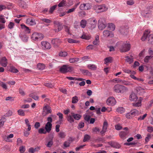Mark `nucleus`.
I'll list each match as a JSON object with an SVG mask.
<instances>
[{"label":"nucleus","instance_id":"obj_19","mask_svg":"<svg viewBox=\"0 0 153 153\" xmlns=\"http://www.w3.org/2000/svg\"><path fill=\"white\" fill-rule=\"evenodd\" d=\"M45 111H46V112H45L46 114L51 113V108L48 105H46L43 108V111L44 112Z\"/></svg>","mask_w":153,"mask_h":153},{"label":"nucleus","instance_id":"obj_42","mask_svg":"<svg viewBox=\"0 0 153 153\" xmlns=\"http://www.w3.org/2000/svg\"><path fill=\"white\" fill-rule=\"evenodd\" d=\"M78 97L76 96L72 98V103L75 104L77 103L78 101Z\"/></svg>","mask_w":153,"mask_h":153},{"label":"nucleus","instance_id":"obj_60","mask_svg":"<svg viewBox=\"0 0 153 153\" xmlns=\"http://www.w3.org/2000/svg\"><path fill=\"white\" fill-rule=\"evenodd\" d=\"M56 7V5H54L51 7L49 11V13H52L53 12V11L55 10Z\"/></svg>","mask_w":153,"mask_h":153},{"label":"nucleus","instance_id":"obj_15","mask_svg":"<svg viewBox=\"0 0 153 153\" xmlns=\"http://www.w3.org/2000/svg\"><path fill=\"white\" fill-rule=\"evenodd\" d=\"M127 28L128 27L125 26L122 27L119 30V31L121 34L123 35L126 34L128 31Z\"/></svg>","mask_w":153,"mask_h":153},{"label":"nucleus","instance_id":"obj_7","mask_svg":"<svg viewBox=\"0 0 153 153\" xmlns=\"http://www.w3.org/2000/svg\"><path fill=\"white\" fill-rule=\"evenodd\" d=\"M60 71L62 73H65L72 71V68L67 65H64L60 68Z\"/></svg>","mask_w":153,"mask_h":153},{"label":"nucleus","instance_id":"obj_61","mask_svg":"<svg viewBox=\"0 0 153 153\" xmlns=\"http://www.w3.org/2000/svg\"><path fill=\"white\" fill-rule=\"evenodd\" d=\"M22 40L24 42H26L27 40V37L25 35L21 36Z\"/></svg>","mask_w":153,"mask_h":153},{"label":"nucleus","instance_id":"obj_53","mask_svg":"<svg viewBox=\"0 0 153 153\" xmlns=\"http://www.w3.org/2000/svg\"><path fill=\"white\" fill-rule=\"evenodd\" d=\"M81 38L82 39L86 40H89L90 39V37L88 35H86L85 34H83Z\"/></svg>","mask_w":153,"mask_h":153},{"label":"nucleus","instance_id":"obj_20","mask_svg":"<svg viewBox=\"0 0 153 153\" xmlns=\"http://www.w3.org/2000/svg\"><path fill=\"white\" fill-rule=\"evenodd\" d=\"M128 134V131H122L120 133L119 136L121 138L124 139L126 138V136Z\"/></svg>","mask_w":153,"mask_h":153},{"label":"nucleus","instance_id":"obj_54","mask_svg":"<svg viewBox=\"0 0 153 153\" xmlns=\"http://www.w3.org/2000/svg\"><path fill=\"white\" fill-rule=\"evenodd\" d=\"M137 141H134L132 142L125 143L124 144L126 146H130L132 145H134L137 144Z\"/></svg>","mask_w":153,"mask_h":153},{"label":"nucleus","instance_id":"obj_32","mask_svg":"<svg viewBox=\"0 0 153 153\" xmlns=\"http://www.w3.org/2000/svg\"><path fill=\"white\" fill-rule=\"evenodd\" d=\"M61 41L60 40L57 38L53 39L51 41V43L54 45H56L57 44L60 43Z\"/></svg>","mask_w":153,"mask_h":153},{"label":"nucleus","instance_id":"obj_23","mask_svg":"<svg viewBox=\"0 0 153 153\" xmlns=\"http://www.w3.org/2000/svg\"><path fill=\"white\" fill-rule=\"evenodd\" d=\"M109 144L111 146L116 149H119L120 147V145L116 142H109Z\"/></svg>","mask_w":153,"mask_h":153},{"label":"nucleus","instance_id":"obj_41","mask_svg":"<svg viewBox=\"0 0 153 153\" xmlns=\"http://www.w3.org/2000/svg\"><path fill=\"white\" fill-rule=\"evenodd\" d=\"M122 84L126 85H132L129 81L123 80L122 81Z\"/></svg>","mask_w":153,"mask_h":153},{"label":"nucleus","instance_id":"obj_3","mask_svg":"<svg viewBox=\"0 0 153 153\" xmlns=\"http://www.w3.org/2000/svg\"><path fill=\"white\" fill-rule=\"evenodd\" d=\"M130 44L127 43V42H122L120 50L121 52H126L130 50Z\"/></svg>","mask_w":153,"mask_h":153},{"label":"nucleus","instance_id":"obj_34","mask_svg":"<svg viewBox=\"0 0 153 153\" xmlns=\"http://www.w3.org/2000/svg\"><path fill=\"white\" fill-rule=\"evenodd\" d=\"M5 121V118L4 116L1 117V119H0V127H2L3 126Z\"/></svg>","mask_w":153,"mask_h":153},{"label":"nucleus","instance_id":"obj_55","mask_svg":"<svg viewBox=\"0 0 153 153\" xmlns=\"http://www.w3.org/2000/svg\"><path fill=\"white\" fill-rule=\"evenodd\" d=\"M141 102L140 100L138 101L137 102L133 103V105L136 107H139L141 106Z\"/></svg>","mask_w":153,"mask_h":153},{"label":"nucleus","instance_id":"obj_50","mask_svg":"<svg viewBox=\"0 0 153 153\" xmlns=\"http://www.w3.org/2000/svg\"><path fill=\"white\" fill-rule=\"evenodd\" d=\"M68 41L70 43H75L78 42V41L71 38L68 39Z\"/></svg>","mask_w":153,"mask_h":153},{"label":"nucleus","instance_id":"obj_44","mask_svg":"<svg viewBox=\"0 0 153 153\" xmlns=\"http://www.w3.org/2000/svg\"><path fill=\"white\" fill-rule=\"evenodd\" d=\"M126 62H128L129 64H130L133 62V58H130L128 56H126Z\"/></svg>","mask_w":153,"mask_h":153},{"label":"nucleus","instance_id":"obj_13","mask_svg":"<svg viewBox=\"0 0 153 153\" xmlns=\"http://www.w3.org/2000/svg\"><path fill=\"white\" fill-rule=\"evenodd\" d=\"M103 35L105 37H112L114 36V34L111 31L108 30H104L103 33Z\"/></svg>","mask_w":153,"mask_h":153},{"label":"nucleus","instance_id":"obj_39","mask_svg":"<svg viewBox=\"0 0 153 153\" xmlns=\"http://www.w3.org/2000/svg\"><path fill=\"white\" fill-rule=\"evenodd\" d=\"M130 113L132 117H133L136 115H137L138 114V111L137 110L135 109L131 110V111Z\"/></svg>","mask_w":153,"mask_h":153},{"label":"nucleus","instance_id":"obj_28","mask_svg":"<svg viewBox=\"0 0 153 153\" xmlns=\"http://www.w3.org/2000/svg\"><path fill=\"white\" fill-rule=\"evenodd\" d=\"M87 67L89 69L92 70H95L97 69L96 65L94 64H88L87 65Z\"/></svg>","mask_w":153,"mask_h":153},{"label":"nucleus","instance_id":"obj_10","mask_svg":"<svg viewBox=\"0 0 153 153\" xmlns=\"http://www.w3.org/2000/svg\"><path fill=\"white\" fill-rule=\"evenodd\" d=\"M41 46L44 50H49L51 47V44L47 41H42L41 42Z\"/></svg>","mask_w":153,"mask_h":153},{"label":"nucleus","instance_id":"obj_62","mask_svg":"<svg viewBox=\"0 0 153 153\" xmlns=\"http://www.w3.org/2000/svg\"><path fill=\"white\" fill-rule=\"evenodd\" d=\"M45 85L48 88H52L54 86V85L53 84H52L49 83H45Z\"/></svg>","mask_w":153,"mask_h":153},{"label":"nucleus","instance_id":"obj_38","mask_svg":"<svg viewBox=\"0 0 153 153\" xmlns=\"http://www.w3.org/2000/svg\"><path fill=\"white\" fill-rule=\"evenodd\" d=\"M112 60V58L111 57H109L106 58L104 59L105 64H106L107 63L111 62Z\"/></svg>","mask_w":153,"mask_h":153},{"label":"nucleus","instance_id":"obj_12","mask_svg":"<svg viewBox=\"0 0 153 153\" xmlns=\"http://www.w3.org/2000/svg\"><path fill=\"white\" fill-rule=\"evenodd\" d=\"M66 118L67 121L71 123H73L74 121L73 112H71L70 114L67 115Z\"/></svg>","mask_w":153,"mask_h":153},{"label":"nucleus","instance_id":"obj_27","mask_svg":"<svg viewBox=\"0 0 153 153\" xmlns=\"http://www.w3.org/2000/svg\"><path fill=\"white\" fill-rule=\"evenodd\" d=\"M87 24V21L85 19H82L80 23V26L83 28H84L86 26Z\"/></svg>","mask_w":153,"mask_h":153},{"label":"nucleus","instance_id":"obj_31","mask_svg":"<svg viewBox=\"0 0 153 153\" xmlns=\"http://www.w3.org/2000/svg\"><path fill=\"white\" fill-rule=\"evenodd\" d=\"M13 137V134H10L4 138V140L7 142H11L12 141V140H9V138H12Z\"/></svg>","mask_w":153,"mask_h":153},{"label":"nucleus","instance_id":"obj_17","mask_svg":"<svg viewBox=\"0 0 153 153\" xmlns=\"http://www.w3.org/2000/svg\"><path fill=\"white\" fill-rule=\"evenodd\" d=\"M108 125L107 122L106 121H104L103 124L102 130L100 132V133L101 134H104L106 131Z\"/></svg>","mask_w":153,"mask_h":153},{"label":"nucleus","instance_id":"obj_1","mask_svg":"<svg viewBox=\"0 0 153 153\" xmlns=\"http://www.w3.org/2000/svg\"><path fill=\"white\" fill-rule=\"evenodd\" d=\"M149 33L150 31L149 30H146L144 33L143 36L141 38V40L143 41H145L148 36V41L149 43L152 45H153V34H151L149 35Z\"/></svg>","mask_w":153,"mask_h":153},{"label":"nucleus","instance_id":"obj_2","mask_svg":"<svg viewBox=\"0 0 153 153\" xmlns=\"http://www.w3.org/2000/svg\"><path fill=\"white\" fill-rule=\"evenodd\" d=\"M87 22H88L87 26L89 29L92 30L96 27L97 22L95 19L90 18L88 20Z\"/></svg>","mask_w":153,"mask_h":153},{"label":"nucleus","instance_id":"obj_35","mask_svg":"<svg viewBox=\"0 0 153 153\" xmlns=\"http://www.w3.org/2000/svg\"><path fill=\"white\" fill-rule=\"evenodd\" d=\"M108 27L110 30L112 31L114 30L115 28V25L111 23L108 24Z\"/></svg>","mask_w":153,"mask_h":153},{"label":"nucleus","instance_id":"obj_47","mask_svg":"<svg viewBox=\"0 0 153 153\" xmlns=\"http://www.w3.org/2000/svg\"><path fill=\"white\" fill-rule=\"evenodd\" d=\"M17 111L18 114L20 116H24L25 115L24 111L22 109H20Z\"/></svg>","mask_w":153,"mask_h":153},{"label":"nucleus","instance_id":"obj_24","mask_svg":"<svg viewBox=\"0 0 153 153\" xmlns=\"http://www.w3.org/2000/svg\"><path fill=\"white\" fill-rule=\"evenodd\" d=\"M21 28L26 33H29L30 32V30L29 27L25 26L24 24L21 25Z\"/></svg>","mask_w":153,"mask_h":153},{"label":"nucleus","instance_id":"obj_11","mask_svg":"<svg viewBox=\"0 0 153 153\" xmlns=\"http://www.w3.org/2000/svg\"><path fill=\"white\" fill-rule=\"evenodd\" d=\"M106 102L108 105L113 106L116 104V101L114 97H110L108 99Z\"/></svg>","mask_w":153,"mask_h":153},{"label":"nucleus","instance_id":"obj_56","mask_svg":"<svg viewBox=\"0 0 153 153\" xmlns=\"http://www.w3.org/2000/svg\"><path fill=\"white\" fill-rule=\"evenodd\" d=\"M59 55L61 56H67V53L66 52L62 51L59 53Z\"/></svg>","mask_w":153,"mask_h":153},{"label":"nucleus","instance_id":"obj_8","mask_svg":"<svg viewBox=\"0 0 153 153\" xmlns=\"http://www.w3.org/2000/svg\"><path fill=\"white\" fill-rule=\"evenodd\" d=\"M126 88L125 86L119 84L116 85L114 88V91L117 93H121L123 90L126 89Z\"/></svg>","mask_w":153,"mask_h":153},{"label":"nucleus","instance_id":"obj_45","mask_svg":"<svg viewBox=\"0 0 153 153\" xmlns=\"http://www.w3.org/2000/svg\"><path fill=\"white\" fill-rule=\"evenodd\" d=\"M79 59L78 58H73L69 59V61L70 63H74L78 62Z\"/></svg>","mask_w":153,"mask_h":153},{"label":"nucleus","instance_id":"obj_16","mask_svg":"<svg viewBox=\"0 0 153 153\" xmlns=\"http://www.w3.org/2000/svg\"><path fill=\"white\" fill-rule=\"evenodd\" d=\"M26 23L30 25H34L36 24L35 20L33 19L28 18L26 21Z\"/></svg>","mask_w":153,"mask_h":153},{"label":"nucleus","instance_id":"obj_5","mask_svg":"<svg viewBox=\"0 0 153 153\" xmlns=\"http://www.w3.org/2000/svg\"><path fill=\"white\" fill-rule=\"evenodd\" d=\"M94 8L97 13L103 12L107 10L108 9V7L104 4L101 5H95L94 7Z\"/></svg>","mask_w":153,"mask_h":153},{"label":"nucleus","instance_id":"obj_36","mask_svg":"<svg viewBox=\"0 0 153 153\" xmlns=\"http://www.w3.org/2000/svg\"><path fill=\"white\" fill-rule=\"evenodd\" d=\"M99 38L98 35L96 36L95 40L93 42V43L94 45H98L99 42Z\"/></svg>","mask_w":153,"mask_h":153},{"label":"nucleus","instance_id":"obj_33","mask_svg":"<svg viewBox=\"0 0 153 153\" xmlns=\"http://www.w3.org/2000/svg\"><path fill=\"white\" fill-rule=\"evenodd\" d=\"M117 111L119 113L122 114L125 112V109L123 107H119L117 109Z\"/></svg>","mask_w":153,"mask_h":153},{"label":"nucleus","instance_id":"obj_22","mask_svg":"<svg viewBox=\"0 0 153 153\" xmlns=\"http://www.w3.org/2000/svg\"><path fill=\"white\" fill-rule=\"evenodd\" d=\"M137 93L140 95H143L145 92L144 90L140 87H137L136 88Z\"/></svg>","mask_w":153,"mask_h":153},{"label":"nucleus","instance_id":"obj_18","mask_svg":"<svg viewBox=\"0 0 153 153\" xmlns=\"http://www.w3.org/2000/svg\"><path fill=\"white\" fill-rule=\"evenodd\" d=\"M52 124L50 122H47L45 125V128L48 132H49L51 130Z\"/></svg>","mask_w":153,"mask_h":153},{"label":"nucleus","instance_id":"obj_59","mask_svg":"<svg viewBox=\"0 0 153 153\" xmlns=\"http://www.w3.org/2000/svg\"><path fill=\"white\" fill-rule=\"evenodd\" d=\"M59 137L62 138H64L65 137V133L63 132H61L59 134Z\"/></svg>","mask_w":153,"mask_h":153},{"label":"nucleus","instance_id":"obj_6","mask_svg":"<svg viewBox=\"0 0 153 153\" xmlns=\"http://www.w3.org/2000/svg\"><path fill=\"white\" fill-rule=\"evenodd\" d=\"M55 27H58V29H55L54 31L56 32H58L61 31L63 28L62 24L58 21H55L53 22Z\"/></svg>","mask_w":153,"mask_h":153},{"label":"nucleus","instance_id":"obj_43","mask_svg":"<svg viewBox=\"0 0 153 153\" xmlns=\"http://www.w3.org/2000/svg\"><path fill=\"white\" fill-rule=\"evenodd\" d=\"M29 96L35 100H37L39 99V97L37 95H35L33 93H31L29 94Z\"/></svg>","mask_w":153,"mask_h":153},{"label":"nucleus","instance_id":"obj_46","mask_svg":"<svg viewBox=\"0 0 153 153\" xmlns=\"http://www.w3.org/2000/svg\"><path fill=\"white\" fill-rule=\"evenodd\" d=\"M10 71L13 73H17L18 72V70L15 68L14 67L11 66V67L10 69Z\"/></svg>","mask_w":153,"mask_h":153},{"label":"nucleus","instance_id":"obj_51","mask_svg":"<svg viewBox=\"0 0 153 153\" xmlns=\"http://www.w3.org/2000/svg\"><path fill=\"white\" fill-rule=\"evenodd\" d=\"M0 85L3 88L7 89V87L6 84L4 82L0 81Z\"/></svg>","mask_w":153,"mask_h":153},{"label":"nucleus","instance_id":"obj_14","mask_svg":"<svg viewBox=\"0 0 153 153\" xmlns=\"http://www.w3.org/2000/svg\"><path fill=\"white\" fill-rule=\"evenodd\" d=\"M0 64L4 67H6L7 64V59L5 57H2L0 61Z\"/></svg>","mask_w":153,"mask_h":153},{"label":"nucleus","instance_id":"obj_25","mask_svg":"<svg viewBox=\"0 0 153 153\" xmlns=\"http://www.w3.org/2000/svg\"><path fill=\"white\" fill-rule=\"evenodd\" d=\"M137 99L136 94L134 93H132L130 96L129 99L131 101H135Z\"/></svg>","mask_w":153,"mask_h":153},{"label":"nucleus","instance_id":"obj_29","mask_svg":"<svg viewBox=\"0 0 153 153\" xmlns=\"http://www.w3.org/2000/svg\"><path fill=\"white\" fill-rule=\"evenodd\" d=\"M81 71L82 72L84 75L90 76L92 75L91 73L87 70L82 69Z\"/></svg>","mask_w":153,"mask_h":153},{"label":"nucleus","instance_id":"obj_30","mask_svg":"<svg viewBox=\"0 0 153 153\" xmlns=\"http://www.w3.org/2000/svg\"><path fill=\"white\" fill-rule=\"evenodd\" d=\"M74 120H80L81 117V116L77 114H75L73 112Z\"/></svg>","mask_w":153,"mask_h":153},{"label":"nucleus","instance_id":"obj_49","mask_svg":"<svg viewBox=\"0 0 153 153\" xmlns=\"http://www.w3.org/2000/svg\"><path fill=\"white\" fill-rule=\"evenodd\" d=\"M145 53V49H143L140 52V53L139 55V56L140 59H141L143 57Z\"/></svg>","mask_w":153,"mask_h":153},{"label":"nucleus","instance_id":"obj_63","mask_svg":"<svg viewBox=\"0 0 153 153\" xmlns=\"http://www.w3.org/2000/svg\"><path fill=\"white\" fill-rule=\"evenodd\" d=\"M25 150V147L23 146H20L19 148V151L21 153H23Z\"/></svg>","mask_w":153,"mask_h":153},{"label":"nucleus","instance_id":"obj_48","mask_svg":"<svg viewBox=\"0 0 153 153\" xmlns=\"http://www.w3.org/2000/svg\"><path fill=\"white\" fill-rule=\"evenodd\" d=\"M91 137L88 134H85L84 136L83 140V142H85L90 139Z\"/></svg>","mask_w":153,"mask_h":153},{"label":"nucleus","instance_id":"obj_64","mask_svg":"<svg viewBox=\"0 0 153 153\" xmlns=\"http://www.w3.org/2000/svg\"><path fill=\"white\" fill-rule=\"evenodd\" d=\"M147 130L148 132L151 133L153 132V128L151 126H148Z\"/></svg>","mask_w":153,"mask_h":153},{"label":"nucleus","instance_id":"obj_58","mask_svg":"<svg viewBox=\"0 0 153 153\" xmlns=\"http://www.w3.org/2000/svg\"><path fill=\"white\" fill-rule=\"evenodd\" d=\"M71 142L68 141L65 142L63 143V146L65 147H68L70 146Z\"/></svg>","mask_w":153,"mask_h":153},{"label":"nucleus","instance_id":"obj_4","mask_svg":"<svg viewBox=\"0 0 153 153\" xmlns=\"http://www.w3.org/2000/svg\"><path fill=\"white\" fill-rule=\"evenodd\" d=\"M44 37L43 34L35 32L33 33L31 36V39L35 41L41 40Z\"/></svg>","mask_w":153,"mask_h":153},{"label":"nucleus","instance_id":"obj_40","mask_svg":"<svg viewBox=\"0 0 153 153\" xmlns=\"http://www.w3.org/2000/svg\"><path fill=\"white\" fill-rule=\"evenodd\" d=\"M153 56L150 55V56H147L145 57L144 59V61L146 63L148 62L151 59L152 57Z\"/></svg>","mask_w":153,"mask_h":153},{"label":"nucleus","instance_id":"obj_37","mask_svg":"<svg viewBox=\"0 0 153 153\" xmlns=\"http://www.w3.org/2000/svg\"><path fill=\"white\" fill-rule=\"evenodd\" d=\"M37 68L40 70H42L45 68V66L44 64L39 63L37 65Z\"/></svg>","mask_w":153,"mask_h":153},{"label":"nucleus","instance_id":"obj_57","mask_svg":"<svg viewBox=\"0 0 153 153\" xmlns=\"http://www.w3.org/2000/svg\"><path fill=\"white\" fill-rule=\"evenodd\" d=\"M4 16L3 15H0V22L3 23H4L6 22Z\"/></svg>","mask_w":153,"mask_h":153},{"label":"nucleus","instance_id":"obj_26","mask_svg":"<svg viewBox=\"0 0 153 153\" xmlns=\"http://www.w3.org/2000/svg\"><path fill=\"white\" fill-rule=\"evenodd\" d=\"M53 137H50V140L49 141L48 143L46 145L47 147L50 148L51 147L53 144Z\"/></svg>","mask_w":153,"mask_h":153},{"label":"nucleus","instance_id":"obj_21","mask_svg":"<svg viewBox=\"0 0 153 153\" xmlns=\"http://www.w3.org/2000/svg\"><path fill=\"white\" fill-rule=\"evenodd\" d=\"M98 25L99 29L101 30H103L106 27L105 25L100 20L98 21Z\"/></svg>","mask_w":153,"mask_h":153},{"label":"nucleus","instance_id":"obj_52","mask_svg":"<svg viewBox=\"0 0 153 153\" xmlns=\"http://www.w3.org/2000/svg\"><path fill=\"white\" fill-rule=\"evenodd\" d=\"M38 132L40 134H45L47 132L46 131V130H45V129L44 128H41L39 130Z\"/></svg>","mask_w":153,"mask_h":153},{"label":"nucleus","instance_id":"obj_9","mask_svg":"<svg viewBox=\"0 0 153 153\" xmlns=\"http://www.w3.org/2000/svg\"><path fill=\"white\" fill-rule=\"evenodd\" d=\"M91 7V4L89 3H83L80 4L79 8L81 10H87L90 9Z\"/></svg>","mask_w":153,"mask_h":153}]
</instances>
